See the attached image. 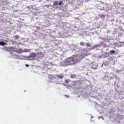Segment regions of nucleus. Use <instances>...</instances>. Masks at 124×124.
<instances>
[{
    "label": "nucleus",
    "mask_w": 124,
    "mask_h": 124,
    "mask_svg": "<svg viewBox=\"0 0 124 124\" xmlns=\"http://www.w3.org/2000/svg\"><path fill=\"white\" fill-rule=\"evenodd\" d=\"M62 1H60L58 2V5H62Z\"/></svg>",
    "instance_id": "nucleus-14"
},
{
    "label": "nucleus",
    "mask_w": 124,
    "mask_h": 124,
    "mask_svg": "<svg viewBox=\"0 0 124 124\" xmlns=\"http://www.w3.org/2000/svg\"><path fill=\"white\" fill-rule=\"evenodd\" d=\"M57 77L60 79H62L63 78V76H62V75H58Z\"/></svg>",
    "instance_id": "nucleus-9"
},
{
    "label": "nucleus",
    "mask_w": 124,
    "mask_h": 124,
    "mask_svg": "<svg viewBox=\"0 0 124 124\" xmlns=\"http://www.w3.org/2000/svg\"><path fill=\"white\" fill-rule=\"evenodd\" d=\"M101 18H105V15H101Z\"/></svg>",
    "instance_id": "nucleus-17"
},
{
    "label": "nucleus",
    "mask_w": 124,
    "mask_h": 124,
    "mask_svg": "<svg viewBox=\"0 0 124 124\" xmlns=\"http://www.w3.org/2000/svg\"><path fill=\"white\" fill-rule=\"evenodd\" d=\"M9 49L10 51H13V50H14V47H9Z\"/></svg>",
    "instance_id": "nucleus-12"
},
{
    "label": "nucleus",
    "mask_w": 124,
    "mask_h": 124,
    "mask_svg": "<svg viewBox=\"0 0 124 124\" xmlns=\"http://www.w3.org/2000/svg\"><path fill=\"white\" fill-rule=\"evenodd\" d=\"M64 96H65V97H68V98L70 97V96L69 95H65V94H64Z\"/></svg>",
    "instance_id": "nucleus-16"
},
{
    "label": "nucleus",
    "mask_w": 124,
    "mask_h": 124,
    "mask_svg": "<svg viewBox=\"0 0 124 124\" xmlns=\"http://www.w3.org/2000/svg\"><path fill=\"white\" fill-rule=\"evenodd\" d=\"M79 54L80 59H83L85 57V51H82L80 52V54H80V52Z\"/></svg>",
    "instance_id": "nucleus-4"
},
{
    "label": "nucleus",
    "mask_w": 124,
    "mask_h": 124,
    "mask_svg": "<svg viewBox=\"0 0 124 124\" xmlns=\"http://www.w3.org/2000/svg\"><path fill=\"white\" fill-rule=\"evenodd\" d=\"M80 45H81V46H85V43L81 42L80 43Z\"/></svg>",
    "instance_id": "nucleus-11"
},
{
    "label": "nucleus",
    "mask_w": 124,
    "mask_h": 124,
    "mask_svg": "<svg viewBox=\"0 0 124 124\" xmlns=\"http://www.w3.org/2000/svg\"><path fill=\"white\" fill-rule=\"evenodd\" d=\"M25 66H26V67H29V64H25Z\"/></svg>",
    "instance_id": "nucleus-18"
},
{
    "label": "nucleus",
    "mask_w": 124,
    "mask_h": 124,
    "mask_svg": "<svg viewBox=\"0 0 124 124\" xmlns=\"http://www.w3.org/2000/svg\"><path fill=\"white\" fill-rule=\"evenodd\" d=\"M87 47H91V45L89 43L86 44Z\"/></svg>",
    "instance_id": "nucleus-15"
},
{
    "label": "nucleus",
    "mask_w": 124,
    "mask_h": 124,
    "mask_svg": "<svg viewBox=\"0 0 124 124\" xmlns=\"http://www.w3.org/2000/svg\"><path fill=\"white\" fill-rule=\"evenodd\" d=\"M59 4V1H55L54 2H53V5L54 6H56V5H57V4Z\"/></svg>",
    "instance_id": "nucleus-7"
},
{
    "label": "nucleus",
    "mask_w": 124,
    "mask_h": 124,
    "mask_svg": "<svg viewBox=\"0 0 124 124\" xmlns=\"http://www.w3.org/2000/svg\"><path fill=\"white\" fill-rule=\"evenodd\" d=\"M71 78H76V75H72L71 76Z\"/></svg>",
    "instance_id": "nucleus-13"
},
{
    "label": "nucleus",
    "mask_w": 124,
    "mask_h": 124,
    "mask_svg": "<svg viewBox=\"0 0 124 124\" xmlns=\"http://www.w3.org/2000/svg\"><path fill=\"white\" fill-rule=\"evenodd\" d=\"M15 39H19L20 38V36L17 35L15 36Z\"/></svg>",
    "instance_id": "nucleus-10"
},
{
    "label": "nucleus",
    "mask_w": 124,
    "mask_h": 124,
    "mask_svg": "<svg viewBox=\"0 0 124 124\" xmlns=\"http://www.w3.org/2000/svg\"><path fill=\"white\" fill-rule=\"evenodd\" d=\"M78 62V56L74 55L72 57L66 59L62 64L63 66H67V65H72Z\"/></svg>",
    "instance_id": "nucleus-1"
},
{
    "label": "nucleus",
    "mask_w": 124,
    "mask_h": 124,
    "mask_svg": "<svg viewBox=\"0 0 124 124\" xmlns=\"http://www.w3.org/2000/svg\"><path fill=\"white\" fill-rule=\"evenodd\" d=\"M71 81L69 79H65L64 83H63V86H66V88L69 87V85H67V84L71 82Z\"/></svg>",
    "instance_id": "nucleus-3"
},
{
    "label": "nucleus",
    "mask_w": 124,
    "mask_h": 124,
    "mask_svg": "<svg viewBox=\"0 0 124 124\" xmlns=\"http://www.w3.org/2000/svg\"><path fill=\"white\" fill-rule=\"evenodd\" d=\"M6 45V43L4 42H0V46H4Z\"/></svg>",
    "instance_id": "nucleus-6"
},
{
    "label": "nucleus",
    "mask_w": 124,
    "mask_h": 124,
    "mask_svg": "<svg viewBox=\"0 0 124 124\" xmlns=\"http://www.w3.org/2000/svg\"><path fill=\"white\" fill-rule=\"evenodd\" d=\"M48 78L50 79L51 81H54L56 79V77L54 75H48Z\"/></svg>",
    "instance_id": "nucleus-5"
},
{
    "label": "nucleus",
    "mask_w": 124,
    "mask_h": 124,
    "mask_svg": "<svg viewBox=\"0 0 124 124\" xmlns=\"http://www.w3.org/2000/svg\"><path fill=\"white\" fill-rule=\"evenodd\" d=\"M36 56V54H35V53H31L30 55L29 56V59H30V60H32V59H34V58H35V57Z\"/></svg>",
    "instance_id": "nucleus-2"
},
{
    "label": "nucleus",
    "mask_w": 124,
    "mask_h": 124,
    "mask_svg": "<svg viewBox=\"0 0 124 124\" xmlns=\"http://www.w3.org/2000/svg\"><path fill=\"white\" fill-rule=\"evenodd\" d=\"M115 50H111L109 51V53L111 55H114V54H115Z\"/></svg>",
    "instance_id": "nucleus-8"
}]
</instances>
